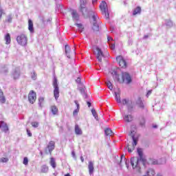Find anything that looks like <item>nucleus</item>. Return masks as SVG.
Instances as JSON below:
<instances>
[{"mask_svg": "<svg viewBox=\"0 0 176 176\" xmlns=\"http://www.w3.org/2000/svg\"><path fill=\"white\" fill-rule=\"evenodd\" d=\"M96 1H97V0H94V1H93V3L96 2Z\"/></svg>", "mask_w": 176, "mask_h": 176, "instance_id": "60", "label": "nucleus"}, {"mask_svg": "<svg viewBox=\"0 0 176 176\" xmlns=\"http://www.w3.org/2000/svg\"><path fill=\"white\" fill-rule=\"evenodd\" d=\"M131 164L133 168H138V170H141V166H140V159L133 157L131 159Z\"/></svg>", "mask_w": 176, "mask_h": 176, "instance_id": "8", "label": "nucleus"}, {"mask_svg": "<svg viewBox=\"0 0 176 176\" xmlns=\"http://www.w3.org/2000/svg\"><path fill=\"white\" fill-rule=\"evenodd\" d=\"M155 175H156V172H155V169H153V168H149L146 171L147 176H155Z\"/></svg>", "mask_w": 176, "mask_h": 176, "instance_id": "19", "label": "nucleus"}, {"mask_svg": "<svg viewBox=\"0 0 176 176\" xmlns=\"http://www.w3.org/2000/svg\"><path fill=\"white\" fill-rule=\"evenodd\" d=\"M133 140V143L131 144H128V152L131 153L135 149V146H137V144H138V140L135 138V135H134V131H131L129 134Z\"/></svg>", "mask_w": 176, "mask_h": 176, "instance_id": "3", "label": "nucleus"}, {"mask_svg": "<svg viewBox=\"0 0 176 176\" xmlns=\"http://www.w3.org/2000/svg\"><path fill=\"white\" fill-rule=\"evenodd\" d=\"M87 104L88 105L89 108L91 107V103L90 102H87Z\"/></svg>", "mask_w": 176, "mask_h": 176, "instance_id": "54", "label": "nucleus"}, {"mask_svg": "<svg viewBox=\"0 0 176 176\" xmlns=\"http://www.w3.org/2000/svg\"><path fill=\"white\" fill-rule=\"evenodd\" d=\"M19 76H20V74H19L17 72H14L13 74V78L19 79Z\"/></svg>", "mask_w": 176, "mask_h": 176, "instance_id": "40", "label": "nucleus"}, {"mask_svg": "<svg viewBox=\"0 0 176 176\" xmlns=\"http://www.w3.org/2000/svg\"><path fill=\"white\" fill-rule=\"evenodd\" d=\"M0 102L1 104H5L6 102V98H5V96L3 95V91L0 88Z\"/></svg>", "mask_w": 176, "mask_h": 176, "instance_id": "16", "label": "nucleus"}, {"mask_svg": "<svg viewBox=\"0 0 176 176\" xmlns=\"http://www.w3.org/2000/svg\"><path fill=\"white\" fill-rule=\"evenodd\" d=\"M78 113H79V109H76L73 112V115L74 116H77Z\"/></svg>", "mask_w": 176, "mask_h": 176, "instance_id": "46", "label": "nucleus"}, {"mask_svg": "<svg viewBox=\"0 0 176 176\" xmlns=\"http://www.w3.org/2000/svg\"><path fill=\"white\" fill-rule=\"evenodd\" d=\"M120 164H122V161H120Z\"/></svg>", "mask_w": 176, "mask_h": 176, "instance_id": "61", "label": "nucleus"}, {"mask_svg": "<svg viewBox=\"0 0 176 176\" xmlns=\"http://www.w3.org/2000/svg\"><path fill=\"white\" fill-rule=\"evenodd\" d=\"M153 128H154V129H157V125L153 126Z\"/></svg>", "mask_w": 176, "mask_h": 176, "instance_id": "58", "label": "nucleus"}, {"mask_svg": "<svg viewBox=\"0 0 176 176\" xmlns=\"http://www.w3.org/2000/svg\"><path fill=\"white\" fill-rule=\"evenodd\" d=\"M51 111L52 112L53 115H57V113H58V109L54 105L52 106Z\"/></svg>", "mask_w": 176, "mask_h": 176, "instance_id": "26", "label": "nucleus"}, {"mask_svg": "<svg viewBox=\"0 0 176 176\" xmlns=\"http://www.w3.org/2000/svg\"><path fill=\"white\" fill-rule=\"evenodd\" d=\"M41 173L46 174L49 171V167L46 165H43L41 168Z\"/></svg>", "mask_w": 176, "mask_h": 176, "instance_id": "24", "label": "nucleus"}, {"mask_svg": "<svg viewBox=\"0 0 176 176\" xmlns=\"http://www.w3.org/2000/svg\"><path fill=\"white\" fill-rule=\"evenodd\" d=\"M95 50L97 52L96 58L99 63H102V58H104V52L98 47H95Z\"/></svg>", "mask_w": 176, "mask_h": 176, "instance_id": "10", "label": "nucleus"}, {"mask_svg": "<svg viewBox=\"0 0 176 176\" xmlns=\"http://www.w3.org/2000/svg\"><path fill=\"white\" fill-rule=\"evenodd\" d=\"M80 160L82 162H85V159L83 158V157H80Z\"/></svg>", "mask_w": 176, "mask_h": 176, "instance_id": "55", "label": "nucleus"}, {"mask_svg": "<svg viewBox=\"0 0 176 176\" xmlns=\"http://www.w3.org/2000/svg\"><path fill=\"white\" fill-rule=\"evenodd\" d=\"M28 30L30 32H34V22L31 19L28 20Z\"/></svg>", "mask_w": 176, "mask_h": 176, "instance_id": "17", "label": "nucleus"}, {"mask_svg": "<svg viewBox=\"0 0 176 176\" xmlns=\"http://www.w3.org/2000/svg\"><path fill=\"white\" fill-rule=\"evenodd\" d=\"M151 94H152V90H150L147 92V94H146L147 97H149V96H151Z\"/></svg>", "mask_w": 176, "mask_h": 176, "instance_id": "51", "label": "nucleus"}, {"mask_svg": "<svg viewBox=\"0 0 176 176\" xmlns=\"http://www.w3.org/2000/svg\"><path fill=\"white\" fill-rule=\"evenodd\" d=\"M32 127H38L39 126V123H38L37 122H32Z\"/></svg>", "mask_w": 176, "mask_h": 176, "instance_id": "44", "label": "nucleus"}, {"mask_svg": "<svg viewBox=\"0 0 176 176\" xmlns=\"http://www.w3.org/2000/svg\"><path fill=\"white\" fill-rule=\"evenodd\" d=\"M136 14H141V7L138 6L136 8L134 9L133 15L136 16Z\"/></svg>", "mask_w": 176, "mask_h": 176, "instance_id": "21", "label": "nucleus"}, {"mask_svg": "<svg viewBox=\"0 0 176 176\" xmlns=\"http://www.w3.org/2000/svg\"><path fill=\"white\" fill-rule=\"evenodd\" d=\"M75 133L77 134V135H82V129L79 127V125L75 126Z\"/></svg>", "mask_w": 176, "mask_h": 176, "instance_id": "20", "label": "nucleus"}, {"mask_svg": "<svg viewBox=\"0 0 176 176\" xmlns=\"http://www.w3.org/2000/svg\"><path fill=\"white\" fill-rule=\"evenodd\" d=\"M136 104L139 105L140 108H144V102H142L141 97H139L138 98V100L136 101Z\"/></svg>", "mask_w": 176, "mask_h": 176, "instance_id": "25", "label": "nucleus"}, {"mask_svg": "<svg viewBox=\"0 0 176 176\" xmlns=\"http://www.w3.org/2000/svg\"><path fill=\"white\" fill-rule=\"evenodd\" d=\"M28 98L30 104H35V101H36V92L31 90L28 94Z\"/></svg>", "mask_w": 176, "mask_h": 176, "instance_id": "7", "label": "nucleus"}, {"mask_svg": "<svg viewBox=\"0 0 176 176\" xmlns=\"http://www.w3.org/2000/svg\"><path fill=\"white\" fill-rule=\"evenodd\" d=\"M76 82H77V83H80V82H81L80 78H79V77L77 78Z\"/></svg>", "mask_w": 176, "mask_h": 176, "instance_id": "52", "label": "nucleus"}, {"mask_svg": "<svg viewBox=\"0 0 176 176\" xmlns=\"http://www.w3.org/2000/svg\"><path fill=\"white\" fill-rule=\"evenodd\" d=\"M107 39H108V41H111V39H112V38H111V37H107Z\"/></svg>", "mask_w": 176, "mask_h": 176, "instance_id": "57", "label": "nucleus"}, {"mask_svg": "<svg viewBox=\"0 0 176 176\" xmlns=\"http://www.w3.org/2000/svg\"><path fill=\"white\" fill-rule=\"evenodd\" d=\"M140 126H144L145 124V118H142L140 120Z\"/></svg>", "mask_w": 176, "mask_h": 176, "instance_id": "43", "label": "nucleus"}, {"mask_svg": "<svg viewBox=\"0 0 176 176\" xmlns=\"http://www.w3.org/2000/svg\"><path fill=\"white\" fill-rule=\"evenodd\" d=\"M50 165L53 168H56V167H57V164H56V160L53 157L50 158Z\"/></svg>", "mask_w": 176, "mask_h": 176, "instance_id": "27", "label": "nucleus"}, {"mask_svg": "<svg viewBox=\"0 0 176 176\" xmlns=\"http://www.w3.org/2000/svg\"><path fill=\"white\" fill-rule=\"evenodd\" d=\"M16 42L20 46H27L28 43V36L26 34H21L16 36Z\"/></svg>", "mask_w": 176, "mask_h": 176, "instance_id": "2", "label": "nucleus"}, {"mask_svg": "<svg viewBox=\"0 0 176 176\" xmlns=\"http://www.w3.org/2000/svg\"><path fill=\"white\" fill-rule=\"evenodd\" d=\"M104 133L106 135H112V130L109 128H107L104 130Z\"/></svg>", "mask_w": 176, "mask_h": 176, "instance_id": "30", "label": "nucleus"}, {"mask_svg": "<svg viewBox=\"0 0 176 176\" xmlns=\"http://www.w3.org/2000/svg\"><path fill=\"white\" fill-rule=\"evenodd\" d=\"M122 104H123V105H126V104H129V100H127V99H123Z\"/></svg>", "mask_w": 176, "mask_h": 176, "instance_id": "48", "label": "nucleus"}, {"mask_svg": "<svg viewBox=\"0 0 176 176\" xmlns=\"http://www.w3.org/2000/svg\"><path fill=\"white\" fill-rule=\"evenodd\" d=\"M115 96L116 102H118V104H120V102H122V100H120V94L115 92Z\"/></svg>", "mask_w": 176, "mask_h": 176, "instance_id": "29", "label": "nucleus"}, {"mask_svg": "<svg viewBox=\"0 0 176 176\" xmlns=\"http://www.w3.org/2000/svg\"><path fill=\"white\" fill-rule=\"evenodd\" d=\"M12 20H13V18L10 15H9L7 17V19H6V23H12Z\"/></svg>", "mask_w": 176, "mask_h": 176, "instance_id": "38", "label": "nucleus"}, {"mask_svg": "<svg viewBox=\"0 0 176 176\" xmlns=\"http://www.w3.org/2000/svg\"><path fill=\"white\" fill-rule=\"evenodd\" d=\"M106 85L109 90H113V86L112 85V82H111V81L106 82Z\"/></svg>", "mask_w": 176, "mask_h": 176, "instance_id": "34", "label": "nucleus"}, {"mask_svg": "<svg viewBox=\"0 0 176 176\" xmlns=\"http://www.w3.org/2000/svg\"><path fill=\"white\" fill-rule=\"evenodd\" d=\"M116 79L119 83H131V76L129 73H122V75L116 74Z\"/></svg>", "mask_w": 176, "mask_h": 176, "instance_id": "1", "label": "nucleus"}, {"mask_svg": "<svg viewBox=\"0 0 176 176\" xmlns=\"http://www.w3.org/2000/svg\"><path fill=\"white\" fill-rule=\"evenodd\" d=\"M38 105L41 107H43V105H45V98H38Z\"/></svg>", "mask_w": 176, "mask_h": 176, "instance_id": "28", "label": "nucleus"}, {"mask_svg": "<svg viewBox=\"0 0 176 176\" xmlns=\"http://www.w3.org/2000/svg\"><path fill=\"white\" fill-rule=\"evenodd\" d=\"M72 15L73 19H79V15L78 14V12H76V10L72 11Z\"/></svg>", "mask_w": 176, "mask_h": 176, "instance_id": "31", "label": "nucleus"}, {"mask_svg": "<svg viewBox=\"0 0 176 176\" xmlns=\"http://www.w3.org/2000/svg\"><path fill=\"white\" fill-rule=\"evenodd\" d=\"M100 9L102 14H104L106 19H109V13L108 12V5H107V2L104 1H102L100 5Z\"/></svg>", "mask_w": 176, "mask_h": 176, "instance_id": "5", "label": "nucleus"}, {"mask_svg": "<svg viewBox=\"0 0 176 176\" xmlns=\"http://www.w3.org/2000/svg\"><path fill=\"white\" fill-rule=\"evenodd\" d=\"M9 161V159L6 157H2L0 160L1 163H7Z\"/></svg>", "mask_w": 176, "mask_h": 176, "instance_id": "42", "label": "nucleus"}, {"mask_svg": "<svg viewBox=\"0 0 176 176\" xmlns=\"http://www.w3.org/2000/svg\"><path fill=\"white\" fill-rule=\"evenodd\" d=\"M65 176H71V175L69 173H67Z\"/></svg>", "mask_w": 176, "mask_h": 176, "instance_id": "56", "label": "nucleus"}, {"mask_svg": "<svg viewBox=\"0 0 176 176\" xmlns=\"http://www.w3.org/2000/svg\"><path fill=\"white\" fill-rule=\"evenodd\" d=\"M0 129H2L5 132L9 131V128L8 127V124L5 123L3 121L0 122Z\"/></svg>", "mask_w": 176, "mask_h": 176, "instance_id": "15", "label": "nucleus"}, {"mask_svg": "<svg viewBox=\"0 0 176 176\" xmlns=\"http://www.w3.org/2000/svg\"><path fill=\"white\" fill-rule=\"evenodd\" d=\"M140 162L141 160V162H142L143 166H145L146 164H148V162L146 161V159H145V157H142V158L139 159Z\"/></svg>", "mask_w": 176, "mask_h": 176, "instance_id": "35", "label": "nucleus"}, {"mask_svg": "<svg viewBox=\"0 0 176 176\" xmlns=\"http://www.w3.org/2000/svg\"><path fill=\"white\" fill-rule=\"evenodd\" d=\"M32 79H33V80H35L36 79V74L35 73V72H33L32 73Z\"/></svg>", "mask_w": 176, "mask_h": 176, "instance_id": "45", "label": "nucleus"}, {"mask_svg": "<svg viewBox=\"0 0 176 176\" xmlns=\"http://www.w3.org/2000/svg\"><path fill=\"white\" fill-rule=\"evenodd\" d=\"M69 52H71V48L69 47V45H65V53L68 58H71V55L69 54Z\"/></svg>", "mask_w": 176, "mask_h": 176, "instance_id": "23", "label": "nucleus"}, {"mask_svg": "<svg viewBox=\"0 0 176 176\" xmlns=\"http://www.w3.org/2000/svg\"><path fill=\"white\" fill-rule=\"evenodd\" d=\"M76 25L78 27V28H79L80 32H82V31L85 30L83 25L81 23H76Z\"/></svg>", "mask_w": 176, "mask_h": 176, "instance_id": "36", "label": "nucleus"}, {"mask_svg": "<svg viewBox=\"0 0 176 176\" xmlns=\"http://www.w3.org/2000/svg\"><path fill=\"white\" fill-rule=\"evenodd\" d=\"M54 148H56V142L53 140H51L47 146V148H45V153L46 155H49V153L52 155V152H53Z\"/></svg>", "mask_w": 176, "mask_h": 176, "instance_id": "6", "label": "nucleus"}, {"mask_svg": "<svg viewBox=\"0 0 176 176\" xmlns=\"http://www.w3.org/2000/svg\"><path fill=\"white\" fill-rule=\"evenodd\" d=\"M27 131V134L28 135V137H32V133H31V131H30L28 129H26Z\"/></svg>", "mask_w": 176, "mask_h": 176, "instance_id": "47", "label": "nucleus"}, {"mask_svg": "<svg viewBox=\"0 0 176 176\" xmlns=\"http://www.w3.org/2000/svg\"><path fill=\"white\" fill-rule=\"evenodd\" d=\"M148 164H151L153 166H155V165H157V164H161L160 163V162L156 160V159H154V158H149L148 159Z\"/></svg>", "mask_w": 176, "mask_h": 176, "instance_id": "14", "label": "nucleus"}, {"mask_svg": "<svg viewBox=\"0 0 176 176\" xmlns=\"http://www.w3.org/2000/svg\"><path fill=\"white\" fill-rule=\"evenodd\" d=\"M123 159L124 160L127 168H129V165H127V161H126V157L124 156V155H121V160H123Z\"/></svg>", "mask_w": 176, "mask_h": 176, "instance_id": "41", "label": "nucleus"}, {"mask_svg": "<svg viewBox=\"0 0 176 176\" xmlns=\"http://www.w3.org/2000/svg\"><path fill=\"white\" fill-rule=\"evenodd\" d=\"M76 107H77V109H80V105H79V103L78 102V100H75L74 101Z\"/></svg>", "mask_w": 176, "mask_h": 176, "instance_id": "49", "label": "nucleus"}, {"mask_svg": "<svg viewBox=\"0 0 176 176\" xmlns=\"http://www.w3.org/2000/svg\"><path fill=\"white\" fill-rule=\"evenodd\" d=\"M4 41H6V45H10V43L12 42V38H10V34L7 33L4 36Z\"/></svg>", "mask_w": 176, "mask_h": 176, "instance_id": "13", "label": "nucleus"}, {"mask_svg": "<svg viewBox=\"0 0 176 176\" xmlns=\"http://www.w3.org/2000/svg\"><path fill=\"white\" fill-rule=\"evenodd\" d=\"M87 3V1L86 0H80V1L78 10L82 13V16H86L89 13V11L87 10V7H86Z\"/></svg>", "mask_w": 176, "mask_h": 176, "instance_id": "4", "label": "nucleus"}, {"mask_svg": "<svg viewBox=\"0 0 176 176\" xmlns=\"http://www.w3.org/2000/svg\"><path fill=\"white\" fill-rule=\"evenodd\" d=\"M41 155H42V152H41Z\"/></svg>", "mask_w": 176, "mask_h": 176, "instance_id": "62", "label": "nucleus"}, {"mask_svg": "<svg viewBox=\"0 0 176 176\" xmlns=\"http://www.w3.org/2000/svg\"><path fill=\"white\" fill-rule=\"evenodd\" d=\"M88 170L90 175L94 173V164L91 161L89 162Z\"/></svg>", "mask_w": 176, "mask_h": 176, "instance_id": "12", "label": "nucleus"}, {"mask_svg": "<svg viewBox=\"0 0 176 176\" xmlns=\"http://www.w3.org/2000/svg\"><path fill=\"white\" fill-rule=\"evenodd\" d=\"M124 122L126 123H130V122H133L134 118L133 117L132 115H125L123 118Z\"/></svg>", "mask_w": 176, "mask_h": 176, "instance_id": "11", "label": "nucleus"}, {"mask_svg": "<svg viewBox=\"0 0 176 176\" xmlns=\"http://www.w3.org/2000/svg\"><path fill=\"white\" fill-rule=\"evenodd\" d=\"M92 18L94 19V21H96L97 20V14H94V15L92 16Z\"/></svg>", "mask_w": 176, "mask_h": 176, "instance_id": "50", "label": "nucleus"}, {"mask_svg": "<svg viewBox=\"0 0 176 176\" xmlns=\"http://www.w3.org/2000/svg\"><path fill=\"white\" fill-rule=\"evenodd\" d=\"M133 107L132 105L128 107V111H131L133 109Z\"/></svg>", "mask_w": 176, "mask_h": 176, "instance_id": "53", "label": "nucleus"}, {"mask_svg": "<svg viewBox=\"0 0 176 176\" xmlns=\"http://www.w3.org/2000/svg\"><path fill=\"white\" fill-rule=\"evenodd\" d=\"M54 97L56 100H58V97H60V89L58 88H54Z\"/></svg>", "mask_w": 176, "mask_h": 176, "instance_id": "18", "label": "nucleus"}, {"mask_svg": "<svg viewBox=\"0 0 176 176\" xmlns=\"http://www.w3.org/2000/svg\"><path fill=\"white\" fill-rule=\"evenodd\" d=\"M92 30L94 32H98L100 31V26H98V24H97V23H94Z\"/></svg>", "mask_w": 176, "mask_h": 176, "instance_id": "22", "label": "nucleus"}, {"mask_svg": "<svg viewBox=\"0 0 176 176\" xmlns=\"http://www.w3.org/2000/svg\"><path fill=\"white\" fill-rule=\"evenodd\" d=\"M111 47L112 49H115V45H113Z\"/></svg>", "mask_w": 176, "mask_h": 176, "instance_id": "59", "label": "nucleus"}, {"mask_svg": "<svg viewBox=\"0 0 176 176\" xmlns=\"http://www.w3.org/2000/svg\"><path fill=\"white\" fill-rule=\"evenodd\" d=\"M91 113H92L93 116L95 118V119L96 120H98V116L97 115V112L96 111V109H92Z\"/></svg>", "mask_w": 176, "mask_h": 176, "instance_id": "32", "label": "nucleus"}, {"mask_svg": "<svg viewBox=\"0 0 176 176\" xmlns=\"http://www.w3.org/2000/svg\"><path fill=\"white\" fill-rule=\"evenodd\" d=\"M23 164L25 165V166H28V157H25L24 158H23Z\"/></svg>", "mask_w": 176, "mask_h": 176, "instance_id": "39", "label": "nucleus"}, {"mask_svg": "<svg viewBox=\"0 0 176 176\" xmlns=\"http://www.w3.org/2000/svg\"><path fill=\"white\" fill-rule=\"evenodd\" d=\"M138 153L140 156V159L142 157H144V153H142V148H138Z\"/></svg>", "mask_w": 176, "mask_h": 176, "instance_id": "37", "label": "nucleus"}, {"mask_svg": "<svg viewBox=\"0 0 176 176\" xmlns=\"http://www.w3.org/2000/svg\"><path fill=\"white\" fill-rule=\"evenodd\" d=\"M53 87L54 89L58 88V84L57 83V78L56 77H54Z\"/></svg>", "mask_w": 176, "mask_h": 176, "instance_id": "33", "label": "nucleus"}, {"mask_svg": "<svg viewBox=\"0 0 176 176\" xmlns=\"http://www.w3.org/2000/svg\"><path fill=\"white\" fill-rule=\"evenodd\" d=\"M116 60L118 63L120 67H121V68H127V62H126V60H124L123 56H117Z\"/></svg>", "mask_w": 176, "mask_h": 176, "instance_id": "9", "label": "nucleus"}]
</instances>
